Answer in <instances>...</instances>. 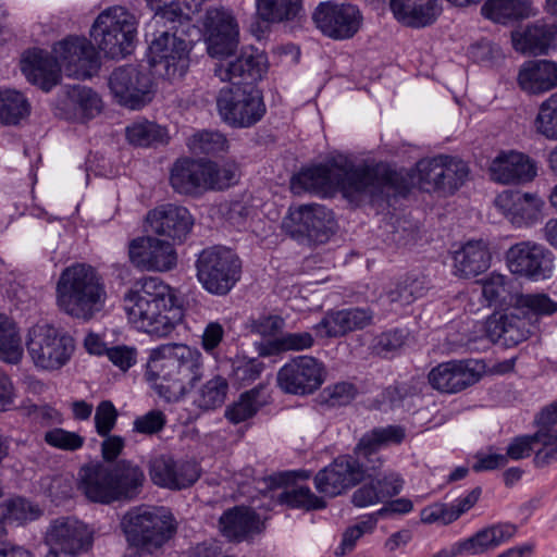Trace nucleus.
Returning <instances> with one entry per match:
<instances>
[{"instance_id": "f257e3e1", "label": "nucleus", "mask_w": 557, "mask_h": 557, "mask_svg": "<svg viewBox=\"0 0 557 557\" xmlns=\"http://www.w3.org/2000/svg\"><path fill=\"white\" fill-rule=\"evenodd\" d=\"M290 187L295 194L309 191L326 195L335 188H341L348 193L371 196H406L410 189L406 176L383 163L349 170L336 164H320L295 175L290 181Z\"/></svg>"}, {"instance_id": "f03ea898", "label": "nucleus", "mask_w": 557, "mask_h": 557, "mask_svg": "<svg viewBox=\"0 0 557 557\" xmlns=\"http://www.w3.org/2000/svg\"><path fill=\"white\" fill-rule=\"evenodd\" d=\"M51 55L41 49L27 52L22 60V71L27 79L49 91L61 78L63 67L67 76L87 78L98 67L94 45L84 37L70 36L53 46Z\"/></svg>"}, {"instance_id": "7ed1b4c3", "label": "nucleus", "mask_w": 557, "mask_h": 557, "mask_svg": "<svg viewBox=\"0 0 557 557\" xmlns=\"http://www.w3.org/2000/svg\"><path fill=\"white\" fill-rule=\"evenodd\" d=\"M203 374L201 352L183 344L160 345L150 352L147 376L166 401H178Z\"/></svg>"}, {"instance_id": "20e7f679", "label": "nucleus", "mask_w": 557, "mask_h": 557, "mask_svg": "<svg viewBox=\"0 0 557 557\" xmlns=\"http://www.w3.org/2000/svg\"><path fill=\"white\" fill-rule=\"evenodd\" d=\"M128 322L137 330L165 337L175 329L177 309L168 285L158 278H145L137 289L124 296Z\"/></svg>"}, {"instance_id": "39448f33", "label": "nucleus", "mask_w": 557, "mask_h": 557, "mask_svg": "<svg viewBox=\"0 0 557 557\" xmlns=\"http://www.w3.org/2000/svg\"><path fill=\"white\" fill-rule=\"evenodd\" d=\"M57 305L65 314L88 322L104 308L106 284L87 263H74L60 274L55 287Z\"/></svg>"}, {"instance_id": "423d86ee", "label": "nucleus", "mask_w": 557, "mask_h": 557, "mask_svg": "<svg viewBox=\"0 0 557 557\" xmlns=\"http://www.w3.org/2000/svg\"><path fill=\"white\" fill-rule=\"evenodd\" d=\"M145 480L143 469L131 460L123 459L111 467L97 462L81 469L79 488L91 502L111 504L136 498Z\"/></svg>"}, {"instance_id": "0eeeda50", "label": "nucleus", "mask_w": 557, "mask_h": 557, "mask_svg": "<svg viewBox=\"0 0 557 557\" xmlns=\"http://www.w3.org/2000/svg\"><path fill=\"white\" fill-rule=\"evenodd\" d=\"M554 312H557V302L547 295L519 294L515 296L511 311L488 318L486 333L493 343L516 346L534 332L539 315Z\"/></svg>"}, {"instance_id": "6e6552de", "label": "nucleus", "mask_w": 557, "mask_h": 557, "mask_svg": "<svg viewBox=\"0 0 557 557\" xmlns=\"http://www.w3.org/2000/svg\"><path fill=\"white\" fill-rule=\"evenodd\" d=\"M121 528L128 544L140 554H154L177 531L173 513L165 507L137 506L121 520Z\"/></svg>"}, {"instance_id": "1a4fd4ad", "label": "nucleus", "mask_w": 557, "mask_h": 557, "mask_svg": "<svg viewBox=\"0 0 557 557\" xmlns=\"http://www.w3.org/2000/svg\"><path fill=\"white\" fill-rule=\"evenodd\" d=\"M157 29L149 45L152 64H163L169 77H182L189 66L193 33H198L191 20L168 23Z\"/></svg>"}, {"instance_id": "9d476101", "label": "nucleus", "mask_w": 557, "mask_h": 557, "mask_svg": "<svg viewBox=\"0 0 557 557\" xmlns=\"http://www.w3.org/2000/svg\"><path fill=\"white\" fill-rule=\"evenodd\" d=\"M137 24L136 16L125 7L112 5L96 17L90 35L107 58L121 59L132 51Z\"/></svg>"}, {"instance_id": "9b49d317", "label": "nucleus", "mask_w": 557, "mask_h": 557, "mask_svg": "<svg viewBox=\"0 0 557 557\" xmlns=\"http://www.w3.org/2000/svg\"><path fill=\"white\" fill-rule=\"evenodd\" d=\"M196 270L199 283L209 294L225 296L240 280L242 261L233 250L214 246L198 255Z\"/></svg>"}, {"instance_id": "f8f14e48", "label": "nucleus", "mask_w": 557, "mask_h": 557, "mask_svg": "<svg viewBox=\"0 0 557 557\" xmlns=\"http://www.w3.org/2000/svg\"><path fill=\"white\" fill-rule=\"evenodd\" d=\"M216 107L222 120L237 128L256 125L267 111L262 92L255 85L222 88L216 98Z\"/></svg>"}, {"instance_id": "ddd939ff", "label": "nucleus", "mask_w": 557, "mask_h": 557, "mask_svg": "<svg viewBox=\"0 0 557 557\" xmlns=\"http://www.w3.org/2000/svg\"><path fill=\"white\" fill-rule=\"evenodd\" d=\"M336 227L333 212L318 203L290 208L288 215L283 221V228L290 237L313 244L326 243L335 233Z\"/></svg>"}, {"instance_id": "4468645a", "label": "nucleus", "mask_w": 557, "mask_h": 557, "mask_svg": "<svg viewBox=\"0 0 557 557\" xmlns=\"http://www.w3.org/2000/svg\"><path fill=\"white\" fill-rule=\"evenodd\" d=\"M27 349L37 368L54 371L69 362L74 341L52 325L38 324L29 332Z\"/></svg>"}, {"instance_id": "2eb2a0df", "label": "nucleus", "mask_w": 557, "mask_h": 557, "mask_svg": "<svg viewBox=\"0 0 557 557\" xmlns=\"http://www.w3.org/2000/svg\"><path fill=\"white\" fill-rule=\"evenodd\" d=\"M45 544L49 550L44 557H77L91 549L94 531L77 519L58 518L47 529Z\"/></svg>"}, {"instance_id": "dca6fc26", "label": "nucleus", "mask_w": 557, "mask_h": 557, "mask_svg": "<svg viewBox=\"0 0 557 557\" xmlns=\"http://www.w3.org/2000/svg\"><path fill=\"white\" fill-rule=\"evenodd\" d=\"M326 370L312 356H297L283 364L276 374V384L285 393L297 396L313 394L324 383Z\"/></svg>"}, {"instance_id": "f3484780", "label": "nucleus", "mask_w": 557, "mask_h": 557, "mask_svg": "<svg viewBox=\"0 0 557 557\" xmlns=\"http://www.w3.org/2000/svg\"><path fill=\"white\" fill-rule=\"evenodd\" d=\"M419 180L434 191L453 195L469 176L468 164L457 157L438 154L417 162Z\"/></svg>"}, {"instance_id": "a211bd4d", "label": "nucleus", "mask_w": 557, "mask_h": 557, "mask_svg": "<svg viewBox=\"0 0 557 557\" xmlns=\"http://www.w3.org/2000/svg\"><path fill=\"white\" fill-rule=\"evenodd\" d=\"M360 10L351 3H338L333 0L318 4L312 21L323 35L344 40L355 36L362 24Z\"/></svg>"}, {"instance_id": "6ab92c4d", "label": "nucleus", "mask_w": 557, "mask_h": 557, "mask_svg": "<svg viewBox=\"0 0 557 557\" xmlns=\"http://www.w3.org/2000/svg\"><path fill=\"white\" fill-rule=\"evenodd\" d=\"M205 26L209 55L219 62L232 58L239 42V28L234 15L225 9L208 10Z\"/></svg>"}, {"instance_id": "aec40b11", "label": "nucleus", "mask_w": 557, "mask_h": 557, "mask_svg": "<svg viewBox=\"0 0 557 557\" xmlns=\"http://www.w3.org/2000/svg\"><path fill=\"white\" fill-rule=\"evenodd\" d=\"M109 87L120 104L133 110L151 100V77L136 65L115 69L109 77Z\"/></svg>"}, {"instance_id": "412c9836", "label": "nucleus", "mask_w": 557, "mask_h": 557, "mask_svg": "<svg viewBox=\"0 0 557 557\" xmlns=\"http://www.w3.org/2000/svg\"><path fill=\"white\" fill-rule=\"evenodd\" d=\"M268 71L267 54L252 46L245 47L234 59L218 62L213 72L222 82L240 86L253 85L262 79Z\"/></svg>"}, {"instance_id": "4be33fe9", "label": "nucleus", "mask_w": 557, "mask_h": 557, "mask_svg": "<svg viewBox=\"0 0 557 557\" xmlns=\"http://www.w3.org/2000/svg\"><path fill=\"white\" fill-rule=\"evenodd\" d=\"M363 475L364 469L358 459L350 455H343L318 471L313 482L319 493L335 497L357 485Z\"/></svg>"}, {"instance_id": "5701e85b", "label": "nucleus", "mask_w": 557, "mask_h": 557, "mask_svg": "<svg viewBox=\"0 0 557 557\" xmlns=\"http://www.w3.org/2000/svg\"><path fill=\"white\" fill-rule=\"evenodd\" d=\"M131 263L146 271H170L177 262V255L172 244L152 236H140L128 244Z\"/></svg>"}, {"instance_id": "b1692460", "label": "nucleus", "mask_w": 557, "mask_h": 557, "mask_svg": "<svg viewBox=\"0 0 557 557\" xmlns=\"http://www.w3.org/2000/svg\"><path fill=\"white\" fill-rule=\"evenodd\" d=\"M506 261L511 273L535 281L547 277L553 268L552 252L533 242L511 246L506 252Z\"/></svg>"}, {"instance_id": "393cba45", "label": "nucleus", "mask_w": 557, "mask_h": 557, "mask_svg": "<svg viewBox=\"0 0 557 557\" xmlns=\"http://www.w3.org/2000/svg\"><path fill=\"white\" fill-rule=\"evenodd\" d=\"M146 221L152 233L180 244L187 238L194 225L188 209L173 203L161 205L150 210Z\"/></svg>"}, {"instance_id": "a878e982", "label": "nucleus", "mask_w": 557, "mask_h": 557, "mask_svg": "<svg viewBox=\"0 0 557 557\" xmlns=\"http://www.w3.org/2000/svg\"><path fill=\"white\" fill-rule=\"evenodd\" d=\"M149 474L156 485L171 490L189 487L199 478L196 463L176 461L169 455H160L151 459Z\"/></svg>"}, {"instance_id": "bb28decb", "label": "nucleus", "mask_w": 557, "mask_h": 557, "mask_svg": "<svg viewBox=\"0 0 557 557\" xmlns=\"http://www.w3.org/2000/svg\"><path fill=\"white\" fill-rule=\"evenodd\" d=\"M491 176L502 184H527L537 175L536 162L528 154L508 150L502 151L491 163Z\"/></svg>"}, {"instance_id": "cd10ccee", "label": "nucleus", "mask_w": 557, "mask_h": 557, "mask_svg": "<svg viewBox=\"0 0 557 557\" xmlns=\"http://www.w3.org/2000/svg\"><path fill=\"white\" fill-rule=\"evenodd\" d=\"M428 379L433 388L454 394L476 383L480 374L471 367V361L451 360L433 368Z\"/></svg>"}, {"instance_id": "c85d7f7f", "label": "nucleus", "mask_w": 557, "mask_h": 557, "mask_svg": "<svg viewBox=\"0 0 557 557\" xmlns=\"http://www.w3.org/2000/svg\"><path fill=\"white\" fill-rule=\"evenodd\" d=\"M494 205L511 224L520 227L540 219L544 202L534 194L506 190L497 195Z\"/></svg>"}, {"instance_id": "c756f323", "label": "nucleus", "mask_w": 557, "mask_h": 557, "mask_svg": "<svg viewBox=\"0 0 557 557\" xmlns=\"http://www.w3.org/2000/svg\"><path fill=\"white\" fill-rule=\"evenodd\" d=\"M535 422L539 426L534 433V459L536 468H545L557 461V403L541 410Z\"/></svg>"}, {"instance_id": "7c9ffc66", "label": "nucleus", "mask_w": 557, "mask_h": 557, "mask_svg": "<svg viewBox=\"0 0 557 557\" xmlns=\"http://www.w3.org/2000/svg\"><path fill=\"white\" fill-rule=\"evenodd\" d=\"M210 170L205 160L191 158L177 159L170 171V185L181 195L196 196L208 190Z\"/></svg>"}, {"instance_id": "2f4dec72", "label": "nucleus", "mask_w": 557, "mask_h": 557, "mask_svg": "<svg viewBox=\"0 0 557 557\" xmlns=\"http://www.w3.org/2000/svg\"><path fill=\"white\" fill-rule=\"evenodd\" d=\"M372 321L373 311L369 308H348L327 312L313 329L321 337H341L369 326Z\"/></svg>"}, {"instance_id": "473e14b6", "label": "nucleus", "mask_w": 557, "mask_h": 557, "mask_svg": "<svg viewBox=\"0 0 557 557\" xmlns=\"http://www.w3.org/2000/svg\"><path fill=\"white\" fill-rule=\"evenodd\" d=\"M58 109L62 117L85 123L101 112L102 101L92 89L75 85L70 87L65 96L60 99Z\"/></svg>"}, {"instance_id": "72a5a7b5", "label": "nucleus", "mask_w": 557, "mask_h": 557, "mask_svg": "<svg viewBox=\"0 0 557 557\" xmlns=\"http://www.w3.org/2000/svg\"><path fill=\"white\" fill-rule=\"evenodd\" d=\"M517 51L530 54H545L557 46V24L536 21L525 26L522 32L511 35Z\"/></svg>"}, {"instance_id": "f704fd0d", "label": "nucleus", "mask_w": 557, "mask_h": 557, "mask_svg": "<svg viewBox=\"0 0 557 557\" xmlns=\"http://www.w3.org/2000/svg\"><path fill=\"white\" fill-rule=\"evenodd\" d=\"M517 83L529 95H541L557 87V63L549 60H530L518 72Z\"/></svg>"}, {"instance_id": "c9c22d12", "label": "nucleus", "mask_w": 557, "mask_h": 557, "mask_svg": "<svg viewBox=\"0 0 557 557\" xmlns=\"http://www.w3.org/2000/svg\"><path fill=\"white\" fill-rule=\"evenodd\" d=\"M222 534L230 541L243 542L262 531L259 515L244 506L227 509L219 519Z\"/></svg>"}, {"instance_id": "e433bc0d", "label": "nucleus", "mask_w": 557, "mask_h": 557, "mask_svg": "<svg viewBox=\"0 0 557 557\" xmlns=\"http://www.w3.org/2000/svg\"><path fill=\"white\" fill-rule=\"evenodd\" d=\"M389 8L398 22L413 28L433 24L441 13L436 0H389Z\"/></svg>"}, {"instance_id": "4c0bfd02", "label": "nucleus", "mask_w": 557, "mask_h": 557, "mask_svg": "<svg viewBox=\"0 0 557 557\" xmlns=\"http://www.w3.org/2000/svg\"><path fill=\"white\" fill-rule=\"evenodd\" d=\"M491 259L490 248L484 240H469L455 251L454 268L460 277H475L490 268Z\"/></svg>"}, {"instance_id": "58836bf2", "label": "nucleus", "mask_w": 557, "mask_h": 557, "mask_svg": "<svg viewBox=\"0 0 557 557\" xmlns=\"http://www.w3.org/2000/svg\"><path fill=\"white\" fill-rule=\"evenodd\" d=\"M517 532L511 523H497L475 532L472 536L461 540L467 555H480L498 547L509 541Z\"/></svg>"}, {"instance_id": "ea45409f", "label": "nucleus", "mask_w": 557, "mask_h": 557, "mask_svg": "<svg viewBox=\"0 0 557 557\" xmlns=\"http://www.w3.org/2000/svg\"><path fill=\"white\" fill-rule=\"evenodd\" d=\"M258 21L251 25L255 33L260 23L277 24L297 18L302 11V0H255Z\"/></svg>"}, {"instance_id": "a19ab883", "label": "nucleus", "mask_w": 557, "mask_h": 557, "mask_svg": "<svg viewBox=\"0 0 557 557\" xmlns=\"http://www.w3.org/2000/svg\"><path fill=\"white\" fill-rule=\"evenodd\" d=\"M263 392L264 387L260 384L242 393L237 400L226 407L224 417L232 424H239L253 418L267 405V397Z\"/></svg>"}, {"instance_id": "79ce46f5", "label": "nucleus", "mask_w": 557, "mask_h": 557, "mask_svg": "<svg viewBox=\"0 0 557 557\" xmlns=\"http://www.w3.org/2000/svg\"><path fill=\"white\" fill-rule=\"evenodd\" d=\"M406 437V430L400 425L375 428L366 433L357 444L355 453L368 457L381 446L399 445Z\"/></svg>"}, {"instance_id": "37998d69", "label": "nucleus", "mask_w": 557, "mask_h": 557, "mask_svg": "<svg viewBox=\"0 0 557 557\" xmlns=\"http://www.w3.org/2000/svg\"><path fill=\"white\" fill-rule=\"evenodd\" d=\"M528 10V0H487L481 8L486 18L499 24L527 17Z\"/></svg>"}, {"instance_id": "c03bdc74", "label": "nucleus", "mask_w": 557, "mask_h": 557, "mask_svg": "<svg viewBox=\"0 0 557 557\" xmlns=\"http://www.w3.org/2000/svg\"><path fill=\"white\" fill-rule=\"evenodd\" d=\"M428 289V282L424 276L406 275L386 290L385 296L391 304L408 306L423 297Z\"/></svg>"}, {"instance_id": "a18cd8bd", "label": "nucleus", "mask_w": 557, "mask_h": 557, "mask_svg": "<svg viewBox=\"0 0 557 557\" xmlns=\"http://www.w3.org/2000/svg\"><path fill=\"white\" fill-rule=\"evenodd\" d=\"M23 357L22 339L16 323L0 313V359L16 364Z\"/></svg>"}, {"instance_id": "49530a36", "label": "nucleus", "mask_w": 557, "mask_h": 557, "mask_svg": "<svg viewBox=\"0 0 557 557\" xmlns=\"http://www.w3.org/2000/svg\"><path fill=\"white\" fill-rule=\"evenodd\" d=\"M228 389L227 380L222 375H214L199 388L194 403L203 410L215 409L225 403Z\"/></svg>"}, {"instance_id": "de8ad7c7", "label": "nucleus", "mask_w": 557, "mask_h": 557, "mask_svg": "<svg viewBox=\"0 0 557 557\" xmlns=\"http://www.w3.org/2000/svg\"><path fill=\"white\" fill-rule=\"evenodd\" d=\"M29 112L26 98L16 90H0V122L8 125L17 124Z\"/></svg>"}, {"instance_id": "09e8293b", "label": "nucleus", "mask_w": 557, "mask_h": 557, "mask_svg": "<svg viewBox=\"0 0 557 557\" xmlns=\"http://www.w3.org/2000/svg\"><path fill=\"white\" fill-rule=\"evenodd\" d=\"M154 11L152 24L157 27L166 26L168 23L191 20L186 9V0H147Z\"/></svg>"}, {"instance_id": "8fccbe9b", "label": "nucleus", "mask_w": 557, "mask_h": 557, "mask_svg": "<svg viewBox=\"0 0 557 557\" xmlns=\"http://www.w3.org/2000/svg\"><path fill=\"white\" fill-rule=\"evenodd\" d=\"M281 504H285L290 508L305 510L323 509L326 506L322 497L317 496L310 487L304 485H294L285 488L277 496Z\"/></svg>"}, {"instance_id": "3c124183", "label": "nucleus", "mask_w": 557, "mask_h": 557, "mask_svg": "<svg viewBox=\"0 0 557 557\" xmlns=\"http://www.w3.org/2000/svg\"><path fill=\"white\" fill-rule=\"evenodd\" d=\"M128 141L136 146L149 147L168 141V133L164 127L153 122H139L126 128Z\"/></svg>"}, {"instance_id": "603ef678", "label": "nucleus", "mask_w": 557, "mask_h": 557, "mask_svg": "<svg viewBox=\"0 0 557 557\" xmlns=\"http://www.w3.org/2000/svg\"><path fill=\"white\" fill-rule=\"evenodd\" d=\"M187 145L194 154H216L227 149L228 141L218 131H201L189 137Z\"/></svg>"}, {"instance_id": "864d4df0", "label": "nucleus", "mask_w": 557, "mask_h": 557, "mask_svg": "<svg viewBox=\"0 0 557 557\" xmlns=\"http://www.w3.org/2000/svg\"><path fill=\"white\" fill-rule=\"evenodd\" d=\"M534 124L537 134L557 140V92L541 103Z\"/></svg>"}, {"instance_id": "5fc2aeb1", "label": "nucleus", "mask_w": 557, "mask_h": 557, "mask_svg": "<svg viewBox=\"0 0 557 557\" xmlns=\"http://www.w3.org/2000/svg\"><path fill=\"white\" fill-rule=\"evenodd\" d=\"M482 294L490 305L503 306L513 300L507 276L492 273L483 283Z\"/></svg>"}, {"instance_id": "6e6d98bb", "label": "nucleus", "mask_w": 557, "mask_h": 557, "mask_svg": "<svg viewBox=\"0 0 557 557\" xmlns=\"http://www.w3.org/2000/svg\"><path fill=\"white\" fill-rule=\"evenodd\" d=\"M314 345V337L310 332L285 333L272 341L267 352L276 354L281 351H300L310 349Z\"/></svg>"}, {"instance_id": "4d7b16f0", "label": "nucleus", "mask_w": 557, "mask_h": 557, "mask_svg": "<svg viewBox=\"0 0 557 557\" xmlns=\"http://www.w3.org/2000/svg\"><path fill=\"white\" fill-rule=\"evenodd\" d=\"M2 517L5 520L23 523L27 520L37 519L40 510L22 497L11 498L2 504Z\"/></svg>"}, {"instance_id": "13d9d810", "label": "nucleus", "mask_w": 557, "mask_h": 557, "mask_svg": "<svg viewBox=\"0 0 557 557\" xmlns=\"http://www.w3.org/2000/svg\"><path fill=\"white\" fill-rule=\"evenodd\" d=\"M44 440L49 446L67 451L78 450L85 443V438L78 433L70 432L62 428L47 431Z\"/></svg>"}, {"instance_id": "bf43d9fd", "label": "nucleus", "mask_w": 557, "mask_h": 557, "mask_svg": "<svg viewBox=\"0 0 557 557\" xmlns=\"http://www.w3.org/2000/svg\"><path fill=\"white\" fill-rule=\"evenodd\" d=\"M358 395V388L350 382H338L324 388V403L332 408L349 405Z\"/></svg>"}, {"instance_id": "052dcab7", "label": "nucleus", "mask_w": 557, "mask_h": 557, "mask_svg": "<svg viewBox=\"0 0 557 557\" xmlns=\"http://www.w3.org/2000/svg\"><path fill=\"white\" fill-rule=\"evenodd\" d=\"M207 168L210 170L208 175V189H224L234 184L237 180V166L226 164L218 166L216 163L206 161Z\"/></svg>"}, {"instance_id": "680f3d73", "label": "nucleus", "mask_w": 557, "mask_h": 557, "mask_svg": "<svg viewBox=\"0 0 557 557\" xmlns=\"http://www.w3.org/2000/svg\"><path fill=\"white\" fill-rule=\"evenodd\" d=\"M117 410L110 400H102L96 408L95 428L100 436H107L115 426Z\"/></svg>"}, {"instance_id": "e2e57ef3", "label": "nucleus", "mask_w": 557, "mask_h": 557, "mask_svg": "<svg viewBox=\"0 0 557 557\" xmlns=\"http://www.w3.org/2000/svg\"><path fill=\"white\" fill-rule=\"evenodd\" d=\"M407 339L404 330L395 329L383 332L375 339L374 350L377 355L386 356L400 349Z\"/></svg>"}, {"instance_id": "0e129e2a", "label": "nucleus", "mask_w": 557, "mask_h": 557, "mask_svg": "<svg viewBox=\"0 0 557 557\" xmlns=\"http://www.w3.org/2000/svg\"><path fill=\"white\" fill-rule=\"evenodd\" d=\"M165 414L160 410H150L146 414L137 417L134 421V432L153 435L159 433L165 425Z\"/></svg>"}, {"instance_id": "69168bd1", "label": "nucleus", "mask_w": 557, "mask_h": 557, "mask_svg": "<svg viewBox=\"0 0 557 557\" xmlns=\"http://www.w3.org/2000/svg\"><path fill=\"white\" fill-rule=\"evenodd\" d=\"M420 518L423 523H440L447 525L456 521L450 504L435 503L423 508L420 512Z\"/></svg>"}, {"instance_id": "338daca9", "label": "nucleus", "mask_w": 557, "mask_h": 557, "mask_svg": "<svg viewBox=\"0 0 557 557\" xmlns=\"http://www.w3.org/2000/svg\"><path fill=\"white\" fill-rule=\"evenodd\" d=\"M372 480L376 485L382 502L385 498H391L398 495L404 486L403 478L395 472L385 473L384 475L374 478Z\"/></svg>"}, {"instance_id": "774afa93", "label": "nucleus", "mask_w": 557, "mask_h": 557, "mask_svg": "<svg viewBox=\"0 0 557 557\" xmlns=\"http://www.w3.org/2000/svg\"><path fill=\"white\" fill-rule=\"evenodd\" d=\"M284 326V320L280 315H260L249 323L251 333L261 336H273Z\"/></svg>"}]
</instances>
